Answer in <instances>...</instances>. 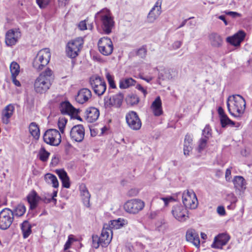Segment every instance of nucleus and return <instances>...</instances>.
Returning a JSON list of instances; mask_svg holds the SVG:
<instances>
[{
    "label": "nucleus",
    "instance_id": "nucleus-1",
    "mask_svg": "<svg viewBox=\"0 0 252 252\" xmlns=\"http://www.w3.org/2000/svg\"><path fill=\"white\" fill-rule=\"evenodd\" d=\"M96 25L100 24L103 32L109 34L114 26V21L109 10L104 8L97 12L94 17Z\"/></svg>",
    "mask_w": 252,
    "mask_h": 252
},
{
    "label": "nucleus",
    "instance_id": "nucleus-2",
    "mask_svg": "<svg viewBox=\"0 0 252 252\" xmlns=\"http://www.w3.org/2000/svg\"><path fill=\"white\" fill-rule=\"evenodd\" d=\"M53 71L47 68L41 72L34 81L33 87L36 93L42 94L45 93L51 85Z\"/></svg>",
    "mask_w": 252,
    "mask_h": 252
},
{
    "label": "nucleus",
    "instance_id": "nucleus-3",
    "mask_svg": "<svg viewBox=\"0 0 252 252\" xmlns=\"http://www.w3.org/2000/svg\"><path fill=\"white\" fill-rule=\"evenodd\" d=\"M229 113L235 117H240L244 112L246 102L243 97L238 94L230 96L227 101Z\"/></svg>",
    "mask_w": 252,
    "mask_h": 252
},
{
    "label": "nucleus",
    "instance_id": "nucleus-4",
    "mask_svg": "<svg viewBox=\"0 0 252 252\" xmlns=\"http://www.w3.org/2000/svg\"><path fill=\"white\" fill-rule=\"evenodd\" d=\"M50 58L51 53L49 48L40 50L33 61V67L37 71L42 70L48 64Z\"/></svg>",
    "mask_w": 252,
    "mask_h": 252
},
{
    "label": "nucleus",
    "instance_id": "nucleus-5",
    "mask_svg": "<svg viewBox=\"0 0 252 252\" xmlns=\"http://www.w3.org/2000/svg\"><path fill=\"white\" fill-rule=\"evenodd\" d=\"M83 44L84 41L82 37H78L69 41L66 48L67 56L70 58L76 57L80 52Z\"/></svg>",
    "mask_w": 252,
    "mask_h": 252
},
{
    "label": "nucleus",
    "instance_id": "nucleus-6",
    "mask_svg": "<svg viewBox=\"0 0 252 252\" xmlns=\"http://www.w3.org/2000/svg\"><path fill=\"white\" fill-rule=\"evenodd\" d=\"M44 141L50 145L57 146L61 142V135L56 129H49L43 135Z\"/></svg>",
    "mask_w": 252,
    "mask_h": 252
},
{
    "label": "nucleus",
    "instance_id": "nucleus-7",
    "mask_svg": "<svg viewBox=\"0 0 252 252\" xmlns=\"http://www.w3.org/2000/svg\"><path fill=\"white\" fill-rule=\"evenodd\" d=\"M90 83L94 93L98 95H102L106 91L105 81L99 76L94 75L90 78Z\"/></svg>",
    "mask_w": 252,
    "mask_h": 252
},
{
    "label": "nucleus",
    "instance_id": "nucleus-8",
    "mask_svg": "<svg viewBox=\"0 0 252 252\" xmlns=\"http://www.w3.org/2000/svg\"><path fill=\"white\" fill-rule=\"evenodd\" d=\"M14 219L12 211L4 208L0 212V229L6 230L11 225Z\"/></svg>",
    "mask_w": 252,
    "mask_h": 252
},
{
    "label": "nucleus",
    "instance_id": "nucleus-9",
    "mask_svg": "<svg viewBox=\"0 0 252 252\" xmlns=\"http://www.w3.org/2000/svg\"><path fill=\"white\" fill-rule=\"evenodd\" d=\"M145 206V203L139 199H133L127 201L124 204L125 210L132 214H136L143 210Z\"/></svg>",
    "mask_w": 252,
    "mask_h": 252
},
{
    "label": "nucleus",
    "instance_id": "nucleus-10",
    "mask_svg": "<svg viewBox=\"0 0 252 252\" xmlns=\"http://www.w3.org/2000/svg\"><path fill=\"white\" fill-rule=\"evenodd\" d=\"M182 201L184 207L190 209H195L198 205V200L193 190L185 191L182 195Z\"/></svg>",
    "mask_w": 252,
    "mask_h": 252
},
{
    "label": "nucleus",
    "instance_id": "nucleus-11",
    "mask_svg": "<svg viewBox=\"0 0 252 252\" xmlns=\"http://www.w3.org/2000/svg\"><path fill=\"white\" fill-rule=\"evenodd\" d=\"M126 120L128 127L131 129L137 130L141 127V121L137 113L135 111L128 112L126 115Z\"/></svg>",
    "mask_w": 252,
    "mask_h": 252
},
{
    "label": "nucleus",
    "instance_id": "nucleus-12",
    "mask_svg": "<svg viewBox=\"0 0 252 252\" xmlns=\"http://www.w3.org/2000/svg\"><path fill=\"white\" fill-rule=\"evenodd\" d=\"M171 213L173 217L180 222H185L189 219L187 209L181 204L173 206Z\"/></svg>",
    "mask_w": 252,
    "mask_h": 252
},
{
    "label": "nucleus",
    "instance_id": "nucleus-13",
    "mask_svg": "<svg viewBox=\"0 0 252 252\" xmlns=\"http://www.w3.org/2000/svg\"><path fill=\"white\" fill-rule=\"evenodd\" d=\"M99 51L104 56H108L112 54L113 50V45L110 38L103 37L99 39L98 42Z\"/></svg>",
    "mask_w": 252,
    "mask_h": 252
},
{
    "label": "nucleus",
    "instance_id": "nucleus-14",
    "mask_svg": "<svg viewBox=\"0 0 252 252\" xmlns=\"http://www.w3.org/2000/svg\"><path fill=\"white\" fill-rule=\"evenodd\" d=\"M21 36V34L19 29L15 28L9 30L5 34V44L8 46L14 45Z\"/></svg>",
    "mask_w": 252,
    "mask_h": 252
},
{
    "label": "nucleus",
    "instance_id": "nucleus-15",
    "mask_svg": "<svg viewBox=\"0 0 252 252\" xmlns=\"http://www.w3.org/2000/svg\"><path fill=\"white\" fill-rule=\"evenodd\" d=\"M124 95L122 93L113 95L112 97H105L104 99V106L106 108H109L111 106L119 108L123 102Z\"/></svg>",
    "mask_w": 252,
    "mask_h": 252
},
{
    "label": "nucleus",
    "instance_id": "nucleus-16",
    "mask_svg": "<svg viewBox=\"0 0 252 252\" xmlns=\"http://www.w3.org/2000/svg\"><path fill=\"white\" fill-rule=\"evenodd\" d=\"M85 136V129L83 125H77L72 127L70 131V138L72 141L81 142Z\"/></svg>",
    "mask_w": 252,
    "mask_h": 252
},
{
    "label": "nucleus",
    "instance_id": "nucleus-17",
    "mask_svg": "<svg viewBox=\"0 0 252 252\" xmlns=\"http://www.w3.org/2000/svg\"><path fill=\"white\" fill-rule=\"evenodd\" d=\"M233 183L236 189V193L239 198L243 199L246 189L245 179L242 176H235L233 179Z\"/></svg>",
    "mask_w": 252,
    "mask_h": 252
},
{
    "label": "nucleus",
    "instance_id": "nucleus-18",
    "mask_svg": "<svg viewBox=\"0 0 252 252\" xmlns=\"http://www.w3.org/2000/svg\"><path fill=\"white\" fill-rule=\"evenodd\" d=\"M161 0H158L147 16V22L153 23L161 13Z\"/></svg>",
    "mask_w": 252,
    "mask_h": 252
},
{
    "label": "nucleus",
    "instance_id": "nucleus-19",
    "mask_svg": "<svg viewBox=\"0 0 252 252\" xmlns=\"http://www.w3.org/2000/svg\"><path fill=\"white\" fill-rule=\"evenodd\" d=\"M100 245L102 247H106L110 243L112 238V231L108 228L107 224L104 225L100 236Z\"/></svg>",
    "mask_w": 252,
    "mask_h": 252
},
{
    "label": "nucleus",
    "instance_id": "nucleus-20",
    "mask_svg": "<svg viewBox=\"0 0 252 252\" xmlns=\"http://www.w3.org/2000/svg\"><path fill=\"white\" fill-rule=\"evenodd\" d=\"M230 239L228 235L221 233L216 236L211 247L216 249H222V246L225 245Z\"/></svg>",
    "mask_w": 252,
    "mask_h": 252
},
{
    "label": "nucleus",
    "instance_id": "nucleus-21",
    "mask_svg": "<svg viewBox=\"0 0 252 252\" xmlns=\"http://www.w3.org/2000/svg\"><path fill=\"white\" fill-rule=\"evenodd\" d=\"M246 33L243 31H239L233 36L226 38V41L234 46H239L241 43L244 40Z\"/></svg>",
    "mask_w": 252,
    "mask_h": 252
},
{
    "label": "nucleus",
    "instance_id": "nucleus-22",
    "mask_svg": "<svg viewBox=\"0 0 252 252\" xmlns=\"http://www.w3.org/2000/svg\"><path fill=\"white\" fill-rule=\"evenodd\" d=\"M62 114L69 116H74L78 114V111L68 101L63 102L60 106Z\"/></svg>",
    "mask_w": 252,
    "mask_h": 252
},
{
    "label": "nucleus",
    "instance_id": "nucleus-23",
    "mask_svg": "<svg viewBox=\"0 0 252 252\" xmlns=\"http://www.w3.org/2000/svg\"><path fill=\"white\" fill-rule=\"evenodd\" d=\"M92 96V93L90 90L87 88L81 89L78 92L77 95L76 96V101L80 103L83 104L88 101Z\"/></svg>",
    "mask_w": 252,
    "mask_h": 252
},
{
    "label": "nucleus",
    "instance_id": "nucleus-24",
    "mask_svg": "<svg viewBox=\"0 0 252 252\" xmlns=\"http://www.w3.org/2000/svg\"><path fill=\"white\" fill-rule=\"evenodd\" d=\"M99 116V110L94 107L88 108L85 112V118L88 123H93L96 121Z\"/></svg>",
    "mask_w": 252,
    "mask_h": 252
},
{
    "label": "nucleus",
    "instance_id": "nucleus-25",
    "mask_svg": "<svg viewBox=\"0 0 252 252\" xmlns=\"http://www.w3.org/2000/svg\"><path fill=\"white\" fill-rule=\"evenodd\" d=\"M15 108L13 105L10 104L4 107L2 111V121L3 123L8 124L10 118L13 115Z\"/></svg>",
    "mask_w": 252,
    "mask_h": 252
},
{
    "label": "nucleus",
    "instance_id": "nucleus-26",
    "mask_svg": "<svg viewBox=\"0 0 252 252\" xmlns=\"http://www.w3.org/2000/svg\"><path fill=\"white\" fill-rule=\"evenodd\" d=\"M186 239L198 247L200 245V239L198 234L193 229H189L186 232Z\"/></svg>",
    "mask_w": 252,
    "mask_h": 252
},
{
    "label": "nucleus",
    "instance_id": "nucleus-27",
    "mask_svg": "<svg viewBox=\"0 0 252 252\" xmlns=\"http://www.w3.org/2000/svg\"><path fill=\"white\" fill-rule=\"evenodd\" d=\"M151 109L156 116H159L162 114V102L160 96L157 97L153 102Z\"/></svg>",
    "mask_w": 252,
    "mask_h": 252
},
{
    "label": "nucleus",
    "instance_id": "nucleus-28",
    "mask_svg": "<svg viewBox=\"0 0 252 252\" xmlns=\"http://www.w3.org/2000/svg\"><path fill=\"white\" fill-rule=\"evenodd\" d=\"M56 173L61 180L63 187L67 189L69 188L70 184L67 173L63 169L56 170Z\"/></svg>",
    "mask_w": 252,
    "mask_h": 252
},
{
    "label": "nucleus",
    "instance_id": "nucleus-29",
    "mask_svg": "<svg viewBox=\"0 0 252 252\" xmlns=\"http://www.w3.org/2000/svg\"><path fill=\"white\" fill-rule=\"evenodd\" d=\"M127 224V221L123 218H119L110 221L108 224V228L111 230L112 229H118Z\"/></svg>",
    "mask_w": 252,
    "mask_h": 252
},
{
    "label": "nucleus",
    "instance_id": "nucleus-30",
    "mask_svg": "<svg viewBox=\"0 0 252 252\" xmlns=\"http://www.w3.org/2000/svg\"><path fill=\"white\" fill-rule=\"evenodd\" d=\"M27 199L28 202L30 204V208L31 209H34L36 207L37 202L40 197L35 191L32 190L28 195Z\"/></svg>",
    "mask_w": 252,
    "mask_h": 252
},
{
    "label": "nucleus",
    "instance_id": "nucleus-31",
    "mask_svg": "<svg viewBox=\"0 0 252 252\" xmlns=\"http://www.w3.org/2000/svg\"><path fill=\"white\" fill-rule=\"evenodd\" d=\"M209 39L213 47L219 48L221 46L223 40L221 37L218 33H211L209 36Z\"/></svg>",
    "mask_w": 252,
    "mask_h": 252
},
{
    "label": "nucleus",
    "instance_id": "nucleus-32",
    "mask_svg": "<svg viewBox=\"0 0 252 252\" xmlns=\"http://www.w3.org/2000/svg\"><path fill=\"white\" fill-rule=\"evenodd\" d=\"M21 228L25 239L28 238L32 233V226L27 220L24 221L21 224Z\"/></svg>",
    "mask_w": 252,
    "mask_h": 252
},
{
    "label": "nucleus",
    "instance_id": "nucleus-33",
    "mask_svg": "<svg viewBox=\"0 0 252 252\" xmlns=\"http://www.w3.org/2000/svg\"><path fill=\"white\" fill-rule=\"evenodd\" d=\"M135 80L132 78H122L120 80L119 87L121 89H124L135 85Z\"/></svg>",
    "mask_w": 252,
    "mask_h": 252
},
{
    "label": "nucleus",
    "instance_id": "nucleus-34",
    "mask_svg": "<svg viewBox=\"0 0 252 252\" xmlns=\"http://www.w3.org/2000/svg\"><path fill=\"white\" fill-rule=\"evenodd\" d=\"M44 179L48 184H52L54 188H57L59 187L58 179L54 175L47 173L45 175Z\"/></svg>",
    "mask_w": 252,
    "mask_h": 252
},
{
    "label": "nucleus",
    "instance_id": "nucleus-35",
    "mask_svg": "<svg viewBox=\"0 0 252 252\" xmlns=\"http://www.w3.org/2000/svg\"><path fill=\"white\" fill-rule=\"evenodd\" d=\"M29 131L34 139H38L40 136V130L37 125L35 123L32 122L30 125Z\"/></svg>",
    "mask_w": 252,
    "mask_h": 252
},
{
    "label": "nucleus",
    "instance_id": "nucleus-36",
    "mask_svg": "<svg viewBox=\"0 0 252 252\" xmlns=\"http://www.w3.org/2000/svg\"><path fill=\"white\" fill-rule=\"evenodd\" d=\"M80 193L83 203L85 204H88L89 203L91 195L86 187H82L80 190Z\"/></svg>",
    "mask_w": 252,
    "mask_h": 252
},
{
    "label": "nucleus",
    "instance_id": "nucleus-37",
    "mask_svg": "<svg viewBox=\"0 0 252 252\" xmlns=\"http://www.w3.org/2000/svg\"><path fill=\"white\" fill-rule=\"evenodd\" d=\"M12 212L14 216L21 217L25 214L26 207L23 204H20L18 205Z\"/></svg>",
    "mask_w": 252,
    "mask_h": 252
},
{
    "label": "nucleus",
    "instance_id": "nucleus-38",
    "mask_svg": "<svg viewBox=\"0 0 252 252\" xmlns=\"http://www.w3.org/2000/svg\"><path fill=\"white\" fill-rule=\"evenodd\" d=\"M220 122L222 127H225L227 126H233L235 123L231 121L227 115H223L220 118Z\"/></svg>",
    "mask_w": 252,
    "mask_h": 252
},
{
    "label": "nucleus",
    "instance_id": "nucleus-39",
    "mask_svg": "<svg viewBox=\"0 0 252 252\" xmlns=\"http://www.w3.org/2000/svg\"><path fill=\"white\" fill-rule=\"evenodd\" d=\"M157 229L161 232L165 231L168 227V224L163 219L158 221L156 223Z\"/></svg>",
    "mask_w": 252,
    "mask_h": 252
},
{
    "label": "nucleus",
    "instance_id": "nucleus-40",
    "mask_svg": "<svg viewBox=\"0 0 252 252\" xmlns=\"http://www.w3.org/2000/svg\"><path fill=\"white\" fill-rule=\"evenodd\" d=\"M10 70L11 76H17L20 72V66L16 62H13L10 64Z\"/></svg>",
    "mask_w": 252,
    "mask_h": 252
},
{
    "label": "nucleus",
    "instance_id": "nucleus-41",
    "mask_svg": "<svg viewBox=\"0 0 252 252\" xmlns=\"http://www.w3.org/2000/svg\"><path fill=\"white\" fill-rule=\"evenodd\" d=\"M212 136V132L211 127L209 125H206L205 128L202 130V138L209 140Z\"/></svg>",
    "mask_w": 252,
    "mask_h": 252
},
{
    "label": "nucleus",
    "instance_id": "nucleus-42",
    "mask_svg": "<svg viewBox=\"0 0 252 252\" xmlns=\"http://www.w3.org/2000/svg\"><path fill=\"white\" fill-rule=\"evenodd\" d=\"M39 158L42 161H46L49 158L50 153L46 151L44 148L42 147L39 152Z\"/></svg>",
    "mask_w": 252,
    "mask_h": 252
},
{
    "label": "nucleus",
    "instance_id": "nucleus-43",
    "mask_svg": "<svg viewBox=\"0 0 252 252\" xmlns=\"http://www.w3.org/2000/svg\"><path fill=\"white\" fill-rule=\"evenodd\" d=\"M105 77L109 83V86L112 89L116 88V86L114 81V77L111 75L107 70H105Z\"/></svg>",
    "mask_w": 252,
    "mask_h": 252
},
{
    "label": "nucleus",
    "instance_id": "nucleus-44",
    "mask_svg": "<svg viewBox=\"0 0 252 252\" xmlns=\"http://www.w3.org/2000/svg\"><path fill=\"white\" fill-rule=\"evenodd\" d=\"M208 141V139L202 137L199 139L198 142V147L196 149L198 153H201L205 149Z\"/></svg>",
    "mask_w": 252,
    "mask_h": 252
},
{
    "label": "nucleus",
    "instance_id": "nucleus-45",
    "mask_svg": "<svg viewBox=\"0 0 252 252\" xmlns=\"http://www.w3.org/2000/svg\"><path fill=\"white\" fill-rule=\"evenodd\" d=\"M67 123V120L64 118H60L58 121V127L62 133L64 132V128Z\"/></svg>",
    "mask_w": 252,
    "mask_h": 252
},
{
    "label": "nucleus",
    "instance_id": "nucleus-46",
    "mask_svg": "<svg viewBox=\"0 0 252 252\" xmlns=\"http://www.w3.org/2000/svg\"><path fill=\"white\" fill-rule=\"evenodd\" d=\"M146 54L147 49L144 46H142L136 51V55L141 58H145Z\"/></svg>",
    "mask_w": 252,
    "mask_h": 252
},
{
    "label": "nucleus",
    "instance_id": "nucleus-47",
    "mask_svg": "<svg viewBox=\"0 0 252 252\" xmlns=\"http://www.w3.org/2000/svg\"><path fill=\"white\" fill-rule=\"evenodd\" d=\"M92 246L95 249L98 248L100 245V240L97 235L92 236Z\"/></svg>",
    "mask_w": 252,
    "mask_h": 252
},
{
    "label": "nucleus",
    "instance_id": "nucleus-48",
    "mask_svg": "<svg viewBox=\"0 0 252 252\" xmlns=\"http://www.w3.org/2000/svg\"><path fill=\"white\" fill-rule=\"evenodd\" d=\"M36 1L40 8H45L50 2V0H36Z\"/></svg>",
    "mask_w": 252,
    "mask_h": 252
},
{
    "label": "nucleus",
    "instance_id": "nucleus-49",
    "mask_svg": "<svg viewBox=\"0 0 252 252\" xmlns=\"http://www.w3.org/2000/svg\"><path fill=\"white\" fill-rule=\"evenodd\" d=\"M74 239L72 238V235H69L68 240L64 246V251L67 250L70 247L72 243L73 242Z\"/></svg>",
    "mask_w": 252,
    "mask_h": 252
},
{
    "label": "nucleus",
    "instance_id": "nucleus-50",
    "mask_svg": "<svg viewBox=\"0 0 252 252\" xmlns=\"http://www.w3.org/2000/svg\"><path fill=\"white\" fill-rule=\"evenodd\" d=\"M88 22V18L84 21H81L78 25V28L81 30H85L87 29V22Z\"/></svg>",
    "mask_w": 252,
    "mask_h": 252
},
{
    "label": "nucleus",
    "instance_id": "nucleus-51",
    "mask_svg": "<svg viewBox=\"0 0 252 252\" xmlns=\"http://www.w3.org/2000/svg\"><path fill=\"white\" fill-rule=\"evenodd\" d=\"M224 13L225 14H226L227 15H229L234 18H236L237 17H241V14H240L238 12H236L225 11L224 12Z\"/></svg>",
    "mask_w": 252,
    "mask_h": 252
},
{
    "label": "nucleus",
    "instance_id": "nucleus-52",
    "mask_svg": "<svg viewBox=\"0 0 252 252\" xmlns=\"http://www.w3.org/2000/svg\"><path fill=\"white\" fill-rule=\"evenodd\" d=\"M192 149V146H189L187 145V144H185L184 145V154L186 156H189V152L191 151Z\"/></svg>",
    "mask_w": 252,
    "mask_h": 252
},
{
    "label": "nucleus",
    "instance_id": "nucleus-53",
    "mask_svg": "<svg viewBox=\"0 0 252 252\" xmlns=\"http://www.w3.org/2000/svg\"><path fill=\"white\" fill-rule=\"evenodd\" d=\"M136 89L140 91L145 97L147 94V90L144 88L140 84H137L136 86Z\"/></svg>",
    "mask_w": 252,
    "mask_h": 252
},
{
    "label": "nucleus",
    "instance_id": "nucleus-54",
    "mask_svg": "<svg viewBox=\"0 0 252 252\" xmlns=\"http://www.w3.org/2000/svg\"><path fill=\"white\" fill-rule=\"evenodd\" d=\"M192 135L189 134H187L185 136L184 144H192Z\"/></svg>",
    "mask_w": 252,
    "mask_h": 252
},
{
    "label": "nucleus",
    "instance_id": "nucleus-55",
    "mask_svg": "<svg viewBox=\"0 0 252 252\" xmlns=\"http://www.w3.org/2000/svg\"><path fill=\"white\" fill-rule=\"evenodd\" d=\"M160 199L164 201L165 206H167L169 202L174 200V199L172 196L161 197Z\"/></svg>",
    "mask_w": 252,
    "mask_h": 252
},
{
    "label": "nucleus",
    "instance_id": "nucleus-56",
    "mask_svg": "<svg viewBox=\"0 0 252 252\" xmlns=\"http://www.w3.org/2000/svg\"><path fill=\"white\" fill-rule=\"evenodd\" d=\"M159 213V211H151L149 215V218L151 219H155L158 217Z\"/></svg>",
    "mask_w": 252,
    "mask_h": 252
},
{
    "label": "nucleus",
    "instance_id": "nucleus-57",
    "mask_svg": "<svg viewBox=\"0 0 252 252\" xmlns=\"http://www.w3.org/2000/svg\"><path fill=\"white\" fill-rule=\"evenodd\" d=\"M217 213L220 216H224L225 214L224 208L222 206H220L217 208Z\"/></svg>",
    "mask_w": 252,
    "mask_h": 252
},
{
    "label": "nucleus",
    "instance_id": "nucleus-58",
    "mask_svg": "<svg viewBox=\"0 0 252 252\" xmlns=\"http://www.w3.org/2000/svg\"><path fill=\"white\" fill-rule=\"evenodd\" d=\"M228 197L230 199L231 204H235L237 201V197L233 193H230L228 195Z\"/></svg>",
    "mask_w": 252,
    "mask_h": 252
},
{
    "label": "nucleus",
    "instance_id": "nucleus-59",
    "mask_svg": "<svg viewBox=\"0 0 252 252\" xmlns=\"http://www.w3.org/2000/svg\"><path fill=\"white\" fill-rule=\"evenodd\" d=\"M182 44V42L180 41H176L172 44L173 49L176 50L179 48Z\"/></svg>",
    "mask_w": 252,
    "mask_h": 252
},
{
    "label": "nucleus",
    "instance_id": "nucleus-60",
    "mask_svg": "<svg viewBox=\"0 0 252 252\" xmlns=\"http://www.w3.org/2000/svg\"><path fill=\"white\" fill-rule=\"evenodd\" d=\"M130 99H132V101L130 102L131 104L132 105L137 104L139 102V98L136 96H131L130 97Z\"/></svg>",
    "mask_w": 252,
    "mask_h": 252
},
{
    "label": "nucleus",
    "instance_id": "nucleus-61",
    "mask_svg": "<svg viewBox=\"0 0 252 252\" xmlns=\"http://www.w3.org/2000/svg\"><path fill=\"white\" fill-rule=\"evenodd\" d=\"M16 77L17 76H11L12 82L16 86L20 87L21 83L18 80L16 79Z\"/></svg>",
    "mask_w": 252,
    "mask_h": 252
},
{
    "label": "nucleus",
    "instance_id": "nucleus-62",
    "mask_svg": "<svg viewBox=\"0 0 252 252\" xmlns=\"http://www.w3.org/2000/svg\"><path fill=\"white\" fill-rule=\"evenodd\" d=\"M230 175H231V169L230 168H228L226 169V172H225V178L227 181L230 180Z\"/></svg>",
    "mask_w": 252,
    "mask_h": 252
},
{
    "label": "nucleus",
    "instance_id": "nucleus-63",
    "mask_svg": "<svg viewBox=\"0 0 252 252\" xmlns=\"http://www.w3.org/2000/svg\"><path fill=\"white\" fill-rule=\"evenodd\" d=\"M218 111V113H219V116H220V117H221L223 115H226L224 113V110H223V109H222V108L221 107H219Z\"/></svg>",
    "mask_w": 252,
    "mask_h": 252
},
{
    "label": "nucleus",
    "instance_id": "nucleus-64",
    "mask_svg": "<svg viewBox=\"0 0 252 252\" xmlns=\"http://www.w3.org/2000/svg\"><path fill=\"white\" fill-rule=\"evenodd\" d=\"M128 193L131 196H135L138 193V191L135 189H131L129 191Z\"/></svg>",
    "mask_w": 252,
    "mask_h": 252
}]
</instances>
